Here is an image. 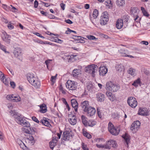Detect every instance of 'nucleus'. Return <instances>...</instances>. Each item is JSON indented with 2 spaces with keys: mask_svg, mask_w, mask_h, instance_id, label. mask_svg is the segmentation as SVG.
I'll use <instances>...</instances> for the list:
<instances>
[{
  "mask_svg": "<svg viewBox=\"0 0 150 150\" xmlns=\"http://www.w3.org/2000/svg\"><path fill=\"white\" fill-rule=\"evenodd\" d=\"M27 79L28 81L36 88H39L40 86V81L36 80L33 74L28 73L27 74Z\"/></svg>",
  "mask_w": 150,
  "mask_h": 150,
  "instance_id": "obj_1",
  "label": "nucleus"
},
{
  "mask_svg": "<svg viewBox=\"0 0 150 150\" xmlns=\"http://www.w3.org/2000/svg\"><path fill=\"white\" fill-rule=\"evenodd\" d=\"M15 120L18 124L22 125L24 127H30V123L24 118L22 117V116L19 114L18 115L17 117H15Z\"/></svg>",
  "mask_w": 150,
  "mask_h": 150,
  "instance_id": "obj_2",
  "label": "nucleus"
},
{
  "mask_svg": "<svg viewBox=\"0 0 150 150\" xmlns=\"http://www.w3.org/2000/svg\"><path fill=\"white\" fill-rule=\"evenodd\" d=\"M98 69V67L97 65L93 64L86 67L85 71L86 73L91 74L93 77H94L95 74L97 73Z\"/></svg>",
  "mask_w": 150,
  "mask_h": 150,
  "instance_id": "obj_3",
  "label": "nucleus"
},
{
  "mask_svg": "<svg viewBox=\"0 0 150 150\" xmlns=\"http://www.w3.org/2000/svg\"><path fill=\"white\" fill-rule=\"evenodd\" d=\"M106 88L110 91L115 92L119 89L120 87L118 85L114 84L112 82L110 81L106 83Z\"/></svg>",
  "mask_w": 150,
  "mask_h": 150,
  "instance_id": "obj_4",
  "label": "nucleus"
},
{
  "mask_svg": "<svg viewBox=\"0 0 150 150\" xmlns=\"http://www.w3.org/2000/svg\"><path fill=\"white\" fill-rule=\"evenodd\" d=\"M109 20V17L108 13L106 11H105L100 17V23L102 25H105L107 24Z\"/></svg>",
  "mask_w": 150,
  "mask_h": 150,
  "instance_id": "obj_5",
  "label": "nucleus"
},
{
  "mask_svg": "<svg viewBox=\"0 0 150 150\" xmlns=\"http://www.w3.org/2000/svg\"><path fill=\"white\" fill-rule=\"evenodd\" d=\"M77 84L74 81L69 80L66 83V86L69 89L71 90H76L77 88Z\"/></svg>",
  "mask_w": 150,
  "mask_h": 150,
  "instance_id": "obj_6",
  "label": "nucleus"
},
{
  "mask_svg": "<svg viewBox=\"0 0 150 150\" xmlns=\"http://www.w3.org/2000/svg\"><path fill=\"white\" fill-rule=\"evenodd\" d=\"M127 102L128 105L132 108H135L137 105V102L134 97L130 96L128 98Z\"/></svg>",
  "mask_w": 150,
  "mask_h": 150,
  "instance_id": "obj_7",
  "label": "nucleus"
},
{
  "mask_svg": "<svg viewBox=\"0 0 150 150\" xmlns=\"http://www.w3.org/2000/svg\"><path fill=\"white\" fill-rule=\"evenodd\" d=\"M108 129L110 133L113 135H117L119 134V130L118 131V130L114 127L112 124L110 122L108 123Z\"/></svg>",
  "mask_w": 150,
  "mask_h": 150,
  "instance_id": "obj_8",
  "label": "nucleus"
},
{
  "mask_svg": "<svg viewBox=\"0 0 150 150\" xmlns=\"http://www.w3.org/2000/svg\"><path fill=\"white\" fill-rule=\"evenodd\" d=\"M140 126V122L139 121L134 122L131 125V130L133 133H135L138 130Z\"/></svg>",
  "mask_w": 150,
  "mask_h": 150,
  "instance_id": "obj_9",
  "label": "nucleus"
},
{
  "mask_svg": "<svg viewBox=\"0 0 150 150\" xmlns=\"http://www.w3.org/2000/svg\"><path fill=\"white\" fill-rule=\"evenodd\" d=\"M1 38L7 44H10L11 36L8 35L5 31H4L2 32Z\"/></svg>",
  "mask_w": 150,
  "mask_h": 150,
  "instance_id": "obj_10",
  "label": "nucleus"
},
{
  "mask_svg": "<svg viewBox=\"0 0 150 150\" xmlns=\"http://www.w3.org/2000/svg\"><path fill=\"white\" fill-rule=\"evenodd\" d=\"M117 146V145L116 142L113 140H110L105 145L106 149H110L111 147L115 148Z\"/></svg>",
  "mask_w": 150,
  "mask_h": 150,
  "instance_id": "obj_11",
  "label": "nucleus"
},
{
  "mask_svg": "<svg viewBox=\"0 0 150 150\" xmlns=\"http://www.w3.org/2000/svg\"><path fill=\"white\" fill-rule=\"evenodd\" d=\"M96 112V110L95 108L92 107H89L87 108V110L85 112H87L88 116L91 117L95 115Z\"/></svg>",
  "mask_w": 150,
  "mask_h": 150,
  "instance_id": "obj_12",
  "label": "nucleus"
},
{
  "mask_svg": "<svg viewBox=\"0 0 150 150\" xmlns=\"http://www.w3.org/2000/svg\"><path fill=\"white\" fill-rule=\"evenodd\" d=\"M72 137L71 134L68 131L64 132L63 133V136L62 139L65 141L69 140Z\"/></svg>",
  "mask_w": 150,
  "mask_h": 150,
  "instance_id": "obj_13",
  "label": "nucleus"
},
{
  "mask_svg": "<svg viewBox=\"0 0 150 150\" xmlns=\"http://www.w3.org/2000/svg\"><path fill=\"white\" fill-rule=\"evenodd\" d=\"M148 111L146 108H140L139 109L138 114L141 115H148Z\"/></svg>",
  "mask_w": 150,
  "mask_h": 150,
  "instance_id": "obj_14",
  "label": "nucleus"
},
{
  "mask_svg": "<svg viewBox=\"0 0 150 150\" xmlns=\"http://www.w3.org/2000/svg\"><path fill=\"white\" fill-rule=\"evenodd\" d=\"M99 74L100 76L105 75L108 71L107 69L104 66L100 67L99 68Z\"/></svg>",
  "mask_w": 150,
  "mask_h": 150,
  "instance_id": "obj_15",
  "label": "nucleus"
},
{
  "mask_svg": "<svg viewBox=\"0 0 150 150\" xmlns=\"http://www.w3.org/2000/svg\"><path fill=\"white\" fill-rule=\"evenodd\" d=\"M88 105V102L87 101H85L81 103V107L85 112L87 110V108H89Z\"/></svg>",
  "mask_w": 150,
  "mask_h": 150,
  "instance_id": "obj_16",
  "label": "nucleus"
},
{
  "mask_svg": "<svg viewBox=\"0 0 150 150\" xmlns=\"http://www.w3.org/2000/svg\"><path fill=\"white\" fill-rule=\"evenodd\" d=\"M123 22L122 19H118L116 23V27L118 29H120L123 27Z\"/></svg>",
  "mask_w": 150,
  "mask_h": 150,
  "instance_id": "obj_17",
  "label": "nucleus"
},
{
  "mask_svg": "<svg viewBox=\"0 0 150 150\" xmlns=\"http://www.w3.org/2000/svg\"><path fill=\"white\" fill-rule=\"evenodd\" d=\"M13 53L15 56L18 58L21 55V49L18 47L15 48L14 50Z\"/></svg>",
  "mask_w": 150,
  "mask_h": 150,
  "instance_id": "obj_18",
  "label": "nucleus"
},
{
  "mask_svg": "<svg viewBox=\"0 0 150 150\" xmlns=\"http://www.w3.org/2000/svg\"><path fill=\"white\" fill-rule=\"evenodd\" d=\"M77 56V55H71V56H65L64 57H62V58L64 59H67L68 60V62H71V61H73V59H75V58Z\"/></svg>",
  "mask_w": 150,
  "mask_h": 150,
  "instance_id": "obj_19",
  "label": "nucleus"
},
{
  "mask_svg": "<svg viewBox=\"0 0 150 150\" xmlns=\"http://www.w3.org/2000/svg\"><path fill=\"white\" fill-rule=\"evenodd\" d=\"M71 103L72 107L74 108L75 111L76 112H77L78 106V103L77 101L75 99H72L71 100Z\"/></svg>",
  "mask_w": 150,
  "mask_h": 150,
  "instance_id": "obj_20",
  "label": "nucleus"
},
{
  "mask_svg": "<svg viewBox=\"0 0 150 150\" xmlns=\"http://www.w3.org/2000/svg\"><path fill=\"white\" fill-rule=\"evenodd\" d=\"M69 121L71 124L74 125L76 124L77 122L76 117L74 115L70 117L69 119Z\"/></svg>",
  "mask_w": 150,
  "mask_h": 150,
  "instance_id": "obj_21",
  "label": "nucleus"
},
{
  "mask_svg": "<svg viewBox=\"0 0 150 150\" xmlns=\"http://www.w3.org/2000/svg\"><path fill=\"white\" fill-rule=\"evenodd\" d=\"M122 137L124 138L125 142L126 143L127 145V147H128V145L129 142L130 140L129 136L128 134L125 133V135H123Z\"/></svg>",
  "mask_w": 150,
  "mask_h": 150,
  "instance_id": "obj_22",
  "label": "nucleus"
},
{
  "mask_svg": "<svg viewBox=\"0 0 150 150\" xmlns=\"http://www.w3.org/2000/svg\"><path fill=\"white\" fill-rule=\"evenodd\" d=\"M96 98L98 101L100 102H102L104 100L105 96L103 94L101 93H98L96 95Z\"/></svg>",
  "mask_w": 150,
  "mask_h": 150,
  "instance_id": "obj_23",
  "label": "nucleus"
},
{
  "mask_svg": "<svg viewBox=\"0 0 150 150\" xmlns=\"http://www.w3.org/2000/svg\"><path fill=\"white\" fill-rule=\"evenodd\" d=\"M40 112L42 113H45L47 112L46 105L45 104H42L40 106Z\"/></svg>",
  "mask_w": 150,
  "mask_h": 150,
  "instance_id": "obj_24",
  "label": "nucleus"
},
{
  "mask_svg": "<svg viewBox=\"0 0 150 150\" xmlns=\"http://www.w3.org/2000/svg\"><path fill=\"white\" fill-rule=\"evenodd\" d=\"M116 70L119 71L124 72V68L122 64L116 65L115 67Z\"/></svg>",
  "mask_w": 150,
  "mask_h": 150,
  "instance_id": "obj_25",
  "label": "nucleus"
},
{
  "mask_svg": "<svg viewBox=\"0 0 150 150\" xmlns=\"http://www.w3.org/2000/svg\"><path fill=\"white\" fill-rule=\"evenodd\" d=\"M129 17L127 15H125L123 16L122 17V21L123 22H124V24L126 26H127L128 24V20Z\"/></svg>",
  "mask_w": 150,
  "mask_h": 150,
  "instance_id": "obj_26",
  "label": "nucleus"
},
{
  "mask_svg": "<svg viewBox=\"0 0 150 150\" xmlns=\"http://www.w3.org/2000/svg\"><path fill=\"white\" fill-rule=\"evenodd\" d=\"M81 117L82 120V122L83 124L85 126H87V125L88 122L87 120V118L85 116L83 115H82L81 116Z\"/></svg>",
  "mask_w": 150,
  "mask_h": 150,
  "instance_id": "obj_27",
  "label": "nucleus"
},
{
  "mask_svg": "<svg viewBox=\"0 0 150 150\" xmlns=\"http://www.w3.org/2000/svg\"><path fill=\"white\" fill-rule=\"evenodd\" d=\"M128 74H130L132 76H134L135 75V70L132 68H129L127 71Z\"/></svg>",
  "mask_w": 150,
  "mask_h": 150,
  "instance_id": "obj_28",
  "label": "nucleus"
},
{
  "mask_svg": "<svg viewBox=\"0 0 150 150\" xmlns=\"http://www.w3.org/2000/svg\"><path fill=\"white\" fill-rule=\"evenodd\" d=\"M80 73V70L79 69H76L73 70L72 74L73 76L76 77Z\"/></svg>",
  "mask_w": 150,
  "mask_h": 150,
  "instance_id": "obj_29",
  "label": "nucleus"
},
{
  "mask_svg": "<svg viewBox=\"0 0 150 150\" xmlns=\"http://www.w3.org/2000/svg\"><path fill=\"white\" fill-rule=\"evenodd\" d=\"M138 8L136 7L132 8L131 9V13L132 15L134 16L138 15L137 11Z\"/></svg>",
  "mask_w": 150,
  "mask_h": 150,
  "instance_id": "obj_30",
  "label": "nucleus"
},
{
  "mask_svg": "<svg viewBox=\"0 0 150 150\" xmlns=\"http://www.w3.org/2000/svg\"><path fill=\"white\" fill-rule=\"evenodd\" d=\"M104 4L106 6L108 7L109 8H110L113 6V4L110 0H107L105 2Z\"/></svg>",
  "mask_w": 150,
  "mask_h": 150,
  "instance_id": "obj_31",
  "label": "nucleus"
},
{
  "mask_svg": "<svg viewBox=\"0 0 150 150\" xmlns=\"http://www.w3.org/2000/svg\"><path fill=\"white\" fill-rule=\"evenodd\" d=\"M21 98L18 95H13L12 101L15 102H18L21 100Z\"/></svg>",
  "mask_w": 150,
  "mask_h": 150,
  "instance_id": "obj_32",
  "label": "nucleus"
},
{
  "mask_svg": "<svg viewBox=\"0 0 150 150\" xmlns=\"http://www.w3.org/2000/svg\"><path fill=\"white\" fill-rule=\"evenodd\" d=\"M96 122L94 120H89L88 122L87 125V126L93 127V126L96 125Z\"/></svg>",
  "mask_w": 150,
  "mask_h": 150,
  "instance_id": "obj_33",
  "label": "nucleus"
},
{
  "mask_svg": "<svg viewBox=\"0 0 150 150\" xmlns=\"http://www.w3.org/2000/svg\"><path fill=\"white\" fill-rule=\"evenodd\" d=\"M116 4L119 6H123L125 4L124 0H117L116 1Z\"/></svg>",
  "mask_w": 150,
  "mask_h": 150,
  "instance_id": "obj_34",
  "label": "nucleus"
},
{
  "mask_svg": "<svg viewBox=\"0 0 150 150\" xmlns=\"http://www.w3.org/2000/svg\"><path fill=\"white\" fill-rule=\"evenodd\" d=\"M94 88V86L93 84L91 83H88L86 88L89 91H92Z\"/></svg>",
  "mask_w": 150,
  "mask_h": 150,
  "instance_id": "obj_35",
  "label": "nucleus"
},
{
  "mask_svg": "<svg viewBox=\"0 0 150 150\" xmlns=\"http://www.w3.org/2000/svg\"><path fill=\"white\" fill-rule=\"evenodd\" d=\"M30 127H25L24 128H23L22 129V130L24 132L28 134L30 133V131H32L31 128Z\"/></svg>",
  "mask_w": 150,
  "mask_h": 150,
  "instance_id": "obj_36",
  "label": "nucleus"
},
{
  "mask_svg": "<svg viewBox=\"0 0 150 150\" xmlns=\"http://www.w3.org/2000/svg\"><path fill=\"white\" fill-rule=\"evenodd\" d=\"M40 122L47 126H49L50 125L48 121L45 119L42 120Z\"/></svg>",
  "mask_w": 150,
  "mask_h": 150,
  "instance_id": "obj_37",
  "label": "nucleus"
},
{
  "mask_svg": "<svg viewBox=\"0 0 150 150\" xmlns=\"http://www.w3.org/2000/svg\"><path fill=\"white\" fill-rule=\"evenodd\" d=\"M140 80L139 79H138L134 81L132 85L135 86H138L140 84Z\"/></svg>",
  "mask_w": 150,
  "mask_h": 150,
  "instance_id": "obj_38",
  "label": "nucleus"
},
{
  "mask_svg": "<svg viewBox=\"0 0 150 150\" xmlns=\"http://www.w3.org/2000/svg\"><path fill=\"white\" fill-rule=\"evenodd\" d=\"M98 11L96 9L94 10L93 14V16L94 18H96L98 15Z\"/></svg>",
  "mask_w": 150,
  "mask_h": 150,
  "instance_id": "obj_39",
  "label": "nucleus"
},
{
  "mask_svg": "<svg viewBox=\"0 0 150 150\" xmlns=\"http://www.w3.org/2000/svg\"><path fill=\"white\" fill-rule=\"evenodd\" d=\"M55 143L52 141L50 142V147L52 149H53L54 146L56 145Z\"/></svg>",
  "mask_w": 150,
  "mask_h": 150,
  "instance_id": "obj_40",
  "label": "nucleus"
},
{
  "mask_svg": "<svg viewBox=\"0 0 150 150\" xmlns=\"http://www.w3.org/2000/svg\"><path fill=\"white\" fill-rule=\"evenodd\" d=\"M73 38L75 40H80L82 38H84L83 37L80 36L74 35L73 36Z\"/></svg>",
  "mask_w": 150,
  "mask_h": 150,
  "instance_id": "obj_41",
  "label": "nucleus"
},
{
  "mask_svg": "<svg viewBox=\"0 0 150 150\" xmlns=\"http://www.w3.org/2000/svg\"><path fill=\"white\" fill-rule=\"evenodd\" d=\"M86 38L90 40H94L97 39L95 36L91 35H87L86 36Z\"/></svg>",
  "mask_w": 150,
  "mask_h": 150,
  "instance_id": "obj_42",
  "label": "nucleus"
},
{
  "mask_svg": "<svg viewBox=\"0 0 150 150\" xmlns=\"http://www.w3.org/2000/svg\"><path fill=\"white\" fill-rule=\"evenodd\" d=\"M10 113L12 116H14V117L15 116L16 117H17L18 115L19 114L17 113H16V112L12 110L10 111Z\"/></svg>",
  "mask_w": 150,
  "mask_h": 150,
  "instance_id": "obj_43",
  "label": "nucleus"
},
{
  "mask_svg": "<svg viewBox=\"0 0 150 150\" xmlns=\"http://www.w3.org/2000/svg\"><path fill=\"white\" fill-rule=\"evenodd\" d=\"M13 96V94L8 95L6 96V98L8 100L12 101Z\"/></svg>",
  "mask_w": 150,
  "mask_h": 150,
  "instance_id": "obj_44",
  "label": "nucleus"
},
{
  "mask_svg": "<svg viewBox=\"0 0 150 150\" xmlns=\"http://www.w3.org/2000/svg\"><path fill=\"white\" fill-rule=\"evenodd\" d=\"M17 142L21 148H22L21 146H25L23 143L20 139H18L17 140Z\"/></svg>",
  "mask_w": 150,
  "mask_h": 150,
  "instance_id": "obj_45",
  "label": "nucleus"
},
{
  "mask_svg": "<svg viewBox=\"0 0 150 150\" xmlns=\"http://www.w3.org/2000/svg\"><path fill=\"white\" fill-rule=\"evenodd\" d=\"M82 146L83 150H88L87 146L84 143H82Z\"/></svg>",
  "mask_w": 150,
  "mask_h": 150,
  "instance_id": "obj_46",
  "label": "nucleus"
},
{
  "mask_svg": "<svg viewBox=\"0 0 150 150\" xmlns=\"http://www.w3.org/2000/svg\"><path fill=\"white\" fill-rule=\"evenodd\" d=\"M57 74H56V75L55 76H52L51 77V81L53 83H54L55 82V80L56 79V77H57Z\"/></svg>",
  "mask_w": 150,
  "mask_h": 150,
  "instance_id": "obj_47",
  "label": "nucleus"
},
{
  "mask_svg": "<svg viewBox=\"0 0 150 150\" xmlns=\"http://www.w3.org/2000/svg\"><path fill=\"white\" fill-rule=\"evenodd\" d=\"M97 112H98V116L100 118H102V113L100 112V111L99 110L98 108H97Z\"/></svg>",
  "mask_w": 150,
  "mask_h": 150,
  "instance_id": "obj_48",
  "label": "nucleus"
},
{
  "mask_svg": "<svg viewBox=\"0 0 150 150\" xmlns=\"http://www.w3.org/2000/svg\"><path fill=\"white\" fill-rule=\"evenodd\" d=\"M96 146L97 147L99 148H105H105V145H99L98 144H96Z\"/></svg>",
  "mask_w": 150,
  "mask_h": 150,
  "instance_id": "obj_49",
  "label": "nucleus"
},
{
  "mask_svg": "<svg viewBox=\"0 0 150 150\" xmlns=\"http://www.w3.org/2000/svg\"><path fill=\"white\" fill-rule=\"evenodd\" d=\"M32 119L35 122L37 123H38L39 122V121L37 119V118L33 116L32 117Z\"/></svg>",
  "mask_w": 150,
  "mask_h": 150,
  "instance_id": "obj_50",
  "label": "nucleus"
},
{
  "mask_svg": "<svg viewBox=\"0 0 150 150\" xmlns=\"http://www.w3.org/2000/svg\"><path fill=\"white\" fill-rule=\"evenodd\" d=\"M59 89L63 93L65 94L66 93V92L65 91L63 90V88H62V85H60V87H59Z\"/></svg>",
  "mask_w": 150,
  "mask_h": 150,
  "instance_id": "obj_51",
  "label": "nucleus"
},
{
  "mask_svg": "<svg viewBox=\"0 0 150 150\" xmlns=\"http://www.w3.org/2000/svg\"><path fill=\"white\" fill-rule=\"evenodd\" d=\"M10 84L11 86L13 88H14L16 84L13 81H11L10 83Z\"/></svg>",
  "mask_w": 150,
  "mask_h": 150,
  "instance_id": "obj_52",
  "label": "nucleus"
},
{
  "mask_svg": "<svg viewBox=\"0 0 150 150\" xmlns=\"http://www.w3.org/2000/svg\"><path fill=\"white\" fill-rule=\"evenodd\" d=\"M64 21L69 24H71L73 23V22L70 19L65 20Z\"/></svg>",
  "mask_w": 150,
  "mask_h": 150,
  "instance_id": "obj_53",
  "label": "nucleus"
},
{
  "mask_svg": "<svg viewBox=\"0 0 150 150\" xmlns=\"http://www.w3.org/2000/svg\"><path fill=\"white\" fill-rule=\"evenodd\" d=\"M123 50H120L119 51L120 53L123 56H126V54H125V53L123 52Z\"/></svg>",
  "mask_w": 150,
  "mask_h": 150,
  "instance_id": "obj_54",
  "label": "nucleus"
},
{
  "mask_svg": "<svg viewBox=\"0 0 150 150\" xmlns=\"http://www.w3.org/2000/svg\"><path fill=\"white\" fill-rule=\"evenodd\" d=\"M3 82L6 85H7L8 84V81L7 79H5Z\"/></svg>",
  "mask_w": 150,
  "mask_h": 150,
  "instance_id": "obj_55",
  "label": "nucleus"
},
{
  "mask_svg": "<svg viewBox=\"0 0 150 150\" xmlns=\"http://www.w3.org/2000/svg\"><path fill=\"white\" fill-rule=\"evenodd\" d=\"M7 27L9 29L11 30L13 28V26L11 24H8L7 25Z\"/></svg>",
  "mask_w": 150,
  "mask_h": 150,
  "instance_id": "obj_56",
  "label": "nucleus"
},
{
  "mask_svg": "<svg viewBox=\"0 0 150 150\" xmlns=\"http://www.w3.org/2000/svg\"><path fill=\"white\" fill-rule=\"evenodd\" d=\"M35 35H37V36H38L41 38H45L44 37L42 36L41 35L40 33H35Z\"/></svg>",
  "mask_w": 150,
  "mask_h": 150,
  "instance_id": "obj_57",
  "label": "nucleus"
},
{
  "mask_svg": "<svg viewBox=\"0 0 150 150\" xmlns=\"http://www.w3.org/2000/svg\"><path fill=\"white\" fill-rule=\"evenodd\" d=\"M108 98H109V99L111 101H113L115 99L114 97L112 95L110 96Z\"/></svg>",
  "mask_w": 150,
  "mask_h": 150,
  "instance_id": "obj_58",
  "label": "nucleus"
},
{
  "mask_svg": "<svg viewBox=\"0 0 150 150\" xmlns=\"http://www.w3.org/2000/svg\"><path fill=\"white\" fill-rule=\"evenodd\" d=\"M51 61V60H48L45 61V63L46 64L47 67L48 68V65L50 63V62Z\"/></svg>",
  "mask_w": 150,
  "mask_h": 150,
  "instance_id": "obj_59",
  "label": "nucleus"
},
{
  "mask_svg": "<svg viewBox=\"0 0 150 150\" xmlns=\"http://www.w3.org/2000/svg\"><path fill=\"white\" fill-rule=\"evenodd\" d=\"M38 1L37 0H35L34 2V7L37 8L38 7Z\"/></svg>",
  "mask_w": 150,
  "mask_h": 150,
  "instance_id": "obj_60",
  "label": "nucleus"
},
{
  "mask_svg": "<svg viewBox=\"0 0 150 150\" xmlns=\"http://www.w3.org/2000/svg\"><path fill=\"white\" fill-rule=\"evenodd\" d=\"M60 6L63 10H64L65 9V4L63 3H61L60 4Z\"/></svg>",
  "mask_w": 150,
  "mask_h": 150,
  "instance_id": "obj_61",
  "label": "nucleus"
},
{
  "mask_svg": "<svg viewBox=\"0 0 150 150\" xmlns=\"http://www.w3.org/2000/svg\"><path fill=\"white\" fill-rule=\"evenodd\" d=\"M141 42L142 44L145 45H148L149 44L148 42L147 41H143Z\"/></svg>",
  "mask_w": 150,
  "mask_h": 150,
  "instance_id": "obj_62",
  "label": "nucleus"
},
{
  "mask_svg": "<svg viewBox=\"0 0 150 150\" xmlns=\"http://www.w3.org/2000/svg\"><path fill=\"white\" fill-rule=\"evenodd\" d=\"M0 78L1 81H4V80L6 79L4 74H3L2 76H0Z\"/></svg>",
  "mask_w": 150,
  "mask_h": 150,
  "instance_id": "obj_63",
  "label": "nucleus"
},
{
  "mask_svg": "<svg viewBox=\"0 0 150 150\" xmlns=\"http://www.w3.org/2000/svg\"><path fill=\"white\" fill-rule=\"evenodd\" d=\"M48 16L50 19H54L55 18V16L52 14L49 15Z\"/></svg>",
  "mask_w": 150,
  "mask_h": 150,
  "instance_id": "obj_64",
  "label": "nucleus"
}]
</instances>
